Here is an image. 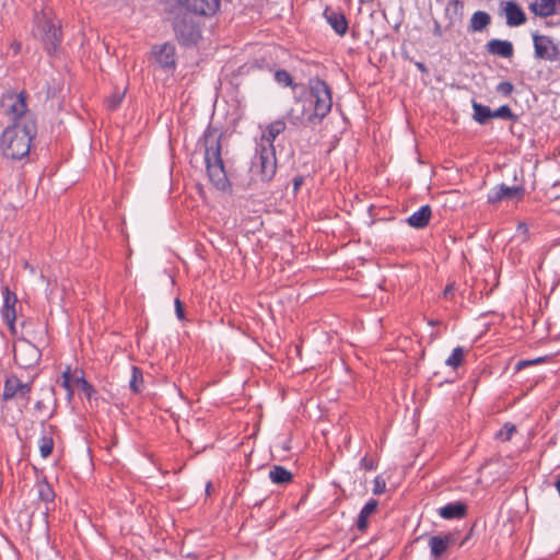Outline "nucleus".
Instances as JSON below:
<instances>
[{
  "mask_svg": "<svg viewBox=\"0 0 560 560\" xmlns=\"http://www.w3.org/2000/svg\"><path fill=\"white\" fill-rule=\"evenodd\" d=\"M40 352L34 345L23 341L14 346V361L23 369H30L37 364Z\"/></svg>",
  "mask_w": 560,
  "mask_h": 560,
  "instance_id": "obj_10",
  "label": "nucleus"
},
{
  "mask_svg": "<svg viewBox=\"0 0 560 560\" xmlns=\"http://www.w3.org/2000/svg\"><path fill=\"white\" fill-rule=\"evenodd\" d=\"M269 478L276 485H287L292 480L293 475L285 467L275 465L269 471Z\"/></svg>",
  "mask_w": 560,
  "mask_h": 560,
  "instance_id": "obj_26",
  "label": "nucleus"
},
{
  "mask_svg": "<svg viewBox=\"0 0 560 560\" xmlns=\"http://www.w3.org/2000/svg\"><path fill=\"white\" fill-rule=\"evenodd\" d=\"M535 56L539 59L555 61L559 59L560 50L555 40L546 35H533Z\"/></svg>",
  "mask_w": 560,
  "mask_h": 560,
  "instance_id": "obj_9",
  "label": "nucleus"
},
{
  "mask_svg": "<svg viewBox=\"0 0 560 560\" xmlns=\"http://www.w3.org/2000/svg\"><path fill=\"white\" fill-rule=\"evenodd\" d=\"M435 34L439 35V36L441 35V27H440V25L435 26Z\"/></svg>",
  "mask_w": 560,
  "mask_h": 560,
  "instance_id": "obj_51",
  "label": "nucleus"
},
{
  "mask_svg": "<svg viewBox=\"0 0 560 560\" xmlns=\"http://www.w3.org/2000/svg\"><path fill=\"white\" fill-rule=\"evenodd\" d=\"M308 86L315 105H332L331 91L325 81L314 78L310 80Z\"/></svg>",
  "mask_w": 560,
  "mask_h": 560,
  "instance_id": "obj_15",
  "label": "nucleus"
},
{
  "mask_svg": "<svg viewBox=\"0 0 560 560\" xmlns=\"http://www.w3.org/2000/svg\"><path fill=\"white\" fill-rule=\"evenodd\" d=\"M332 107H302L301 116L311 125L319 124Z\"/></svg>",
  "mask_w": 560,
  "mask_h": 560,
  "instance_id": "obj_24",
  "label": "nucleus"
},
{
  "mask_svg": "<svg viewBox=\"0 0 560 560\" xmlns=\"http://www.w3.org/2000/svg\"><path fill=\"white\" fill-rule=\"evenodd\" d=\"M152 59L162 68H174L176 62L175 46L170 43L154 46Z\"/></svg>",
  "mask_w": 560,
  "mask_h": 560,
  "instance_id": "obj_14",
  "label": "nucleus"
},
{
  "mask_svg": "<svg viewBox=\"0 0 560 560\" xmlns=\"http://www.w3.org/2000/svg\"><path fill=\"white\" fill-rule=\"evenodd\" d=\"M454 292H455V283H454V282L448 283V284L444 288V290H443V292H442V296H443L444 299H451V298L454 295Z\"/></svg>",
  "mask_w": 560,
  "mask_h": 560,
  "instance_id": "obj_43",
  "label": "nucleus"
},
{
  "mask_svg": "<svg viewBox=\"0 0 560 560\" xmlns=\"http://www.w3.org/2000/svg\"><path fill=\"white\" fill-rule=\"evenodd\" d=\"M385 490H386L385 479L381 475L376 476L373 480V489H372L373 494L380 495V494L384 493Z\"/></svg>",
  "mask_w": 560,
  "mask_h": 560,
  "instance_id": "obj_37",
  "label": "nucleus"
},
{
  "mask_svg": "<svg viewBox=\"0 0 560 560\" xmlns=\"http://www.w3.org/2000/svg\"><path fill=\"white\" fill-rule=\"evenodd\" d=\"M377 504L378 502L375 499H370L360 510L357 520V527L360 532L366 530L369 526V516L376 511Z\"/></svg>",
  "mask_w": 560,
  "mask_h": 560,
  "instance_id": "obj_25",
  "label": "nucleus"
},
{
  "mask_svg": "<svg viewBox=\"0 0 560 560\" xmlns=\"http://www.w3.org/2000/svg\"><path fill=\"white\" fill-rule=\"evenodd\" d=\"M121 101H122V100L119 97V98H117V100L115 101V103H117V104H118V103H120Z\"/></svg>",
  "mask_w": 560,
  "mask_h": 560,
  "instance_id": "obj_52",
  "label": "nucleus"
},
{
  "mask_svg": "<svg viewBox=\"0 0 560 560\" xmlns=\"http://www.w3.org/2000/svg\"><path fill=\"white\" fill-rule=\"evenodd\" d=\"M34 408H35V411L39 416H43L45 418L42 420V422H44L46 419L50 418V415L47 412V406L44 400L36 401Z\"/></svg>",
  "mask_w": 560,
  "mask_h": 560,
  "instance_id": "obj_38",
  "label": "nucleus"
},
{
  "mask_svg": "<svg viewBox=\"0 0 560 560\" xmlns=\"http://www.w3.org/2000/svg\"><path fill=\"white\" fill-rule=\"evenodd\" d=\"M38 497L44 502H51L55 498V492L47 481H39L36 483Z\"/></svg>",
  "mask_w": 560,
  "mask_h": 560,
  "instance_id": "obj_28",
  "label": "nucleus"
},
{
  "mask_svg": "<svg viewBox=\"0 0 560 560\" xmlns=\"http://www.w3.org/2000/svg\"><path fill=\"white\" fill-rule=\"evenodd\" d=\"M238 108L240 107H225V106L212 107L211 117H214V116H230V118H228V117L225 118L226 121H225L224 127L225 128H231V127H234L236 125L237 120L241 117V113H240Z\"/></svg>",
  "mask_w": 560,
  "mask_h": 560,
  "instance_id": "obj_23",
  "label": "nucleus"
},
{
  "mask_svg": "<svg viewBox=\"0 0 560 560\" xmlns=\"http://www.w3.org/2000/svg\"><path fill=\"white\" fill-rule=\"evenodd\" d=\"M219 9V0H176L175 10L200 16H211Z\"/></svg>",
  "mask_w": 560,
  "mask_h": 560,
  "instance_id": "obj_7",
  "label": "nucleus"
},
{
  "mask_svg": "<svg viewBox=\"0 0 560 560\" xmlns=\"http://www.w3.org/2000/svg\"><path fill=\"white\" fill-rule=\"evenodd\" d=\"M5 116L10 124L0 137V150L5 159L27 158L37 135V119L28 107H8Z\"/></svg>",
  "mask_w": 560,
  "mask_h": 560,
  "instance_id": "obj_1",
  "label": "nucleus"
},
{
  "mask_svg": "<svg viewBox=\"0 0 560 560\" xmlns=\"http://www.w3.org/2000/svg\"><path fill=\"white\" fill-rule=\"evenodd\" d=\"M285 130V122L282 119H277L268 124L261 132V136L256 139V145L262 148H275L276 138Z\"/></svg>",
  "mask_w": 560,
  "mask_h": 560,
  "instance_id": "obj_13",
  "label": "nucleus"
},
{
  "mask_svg": "<svg viewBox=\"0 0 560 560\" xmlns=\"http://www.w3.org/2000/svg\"><path fill=\"white\" fill-rule=\"evenodd\" d=\"M31 392V383H22L19 377L11 375L5 380L2 397L4 400H9L14 397L28 398Z\"/></svg>",
  "mask_w": 560,
  "mask_h": 560,
  "instance_id": "obj_12",
  "label": "nucleus"
},
{
  "mask_svg": "<svg viewBox=\"0 0 560 560\" xmlns=\"http://www.w3.org/2000/svg\"><path fill=\"white\" fill-rule=\"evenodd\" d=\"M454 542V538L452 535H434L429 538V548H430V555L434 559H438L441 557L448 547Z\"/></svg>",
  "mask_w": 560,
  "mask_h": 560,
  "instance_id": "obj_18",
  "label": "nucleus"
},
{
  "mask_svg": "<svg viewBox=\"0 0 560 560\" xmlns=\"http://www.w3.org/2000/svg\"><path fill=\"white\" fill-rule=\"evenodd\" d=\"M273 78H275V81L280 86H283V88L291 86L292 89H294L296 86L294 84L292 75L287 70H283V69L276 70Z\"/></svg>",
  "mask_w": 560,
  "mask_h": 560,
  "instance_id": "obj_29",
  "label": "nucleus"
},
{
  "mask_svg": "<svg viewBox=\"0 0 560 560\" xmlns=\"http://www.w3.org/2000/svg\"><path fill=\"white\" fill-rule=\"evenodd\" d=\"M61 386L67 390L68 397L71 398L74 390L84 393L88 397L91 396L93 388L83 377L81 371L75 370L73 373L67 370L61 376Z\"/></svg>",
  "mask_w": 560,
  "mask_h": 560,
  "instance_id": "obj_8",
  "label": "nucleus"
},
{
  "mask_svg": "<svg viewBox=\"0 0 560 560\" xmlns=\"http://www.w3.org/2000/svg\"><path fill=\"white\" fill-rule=\"evenodd\" d=\"M37 32L47 51L49 54L54 52L61 39L60 26L43 12L40 16H37Z\"/></svg>",
  "mask_w": 560,
  "mask_h": 560,
  "instance_id": "obj_5",
  "label": "nucleus"
},
{
  "mask_svg": "<svg viewBox=\"0 0 560 560\" xmlns=\"http://www.w3.org/2000/svg\"><path fill=\"white\" fill-rule=\"evenodd\" d=\"M512 84L508 82L500 83L498 86V90L503 94H509L512 91Z\"/></svg>",
  "mask_w": 560,
  "mask_h": 560,
  "instance_id": "obj_46",
  "label": "nucleus"
},
{
  "mask_svg": "<svg viewBox=\"0 0 560 560\" xmlns=\"http://www.w3.org/2000/svg\"><path fill=\"white\" fill-rule=\"evenodd\" d=\"M212 485L210 481L207 482L206 485V493L209 495L210 494V489H211Z\"/></svg>",
  "mask_w": 560,
  "mask_h": 560,
  "instance_id": "obj_50",
  "label": "nucleus"
},
{
  "mask_svg": "<svg viewBox=\"0 0 560 560\" xmlns=\"http://www.w3.org/2000/svg\"><path fill=\"white\" fill-rule=\"evenodd\" d=\"M37 32L47 51L49 54L54 52L61 39L60 26L43 12L40 16H37Z\"/></svg>",
  "mask_w": 560,
  "mask_h": 560,
  "instance_id": "obj_6",
  "label": "nucleus"
},
{
  "mask_svg": "<svg viewBox=\"0 0 560 560\" xmlns=\"http://www.w3.org/2000/svg\"><path fill=\"white\" fill-rule=\"evenodd\" d=\"M492 118L508 119L515 121L518 116L511 110V107H497L491 110Z\"/></svg>",
  "mask_w": 560,
  "mask_h": 560,
  "instance_id": "obj_31",
  "label": "nucleus"
},
{
  "mask_svg": "<svg viewBox=\"0 0 560 560\" xmlns=\"http://www.w3.org/2000/svg\"><path fill=\"white\" fill-rule=\"evenodd\" d=\"M555 487L558 491V494L560 495V475L557 477V480L555 482Z\"/></svg>",
  "mask_w": 560,
  "mask_h": 560,
  "instance_id": "obj_48",
  "label": "nucleus"
},
{
  "mask_svg": "<svg viewBox=\"0 0 560 560\" xmlns=\"http://www.w3.org/2000/svg\"><path fill=\"white\" fill-rule=\"evenodd\" d=\"M487 50L489 54L500 56L503 58H511L514 49L513 45L509 40L491 39L487 43Z\"/></svg>",
  "mask_w": 560,
  "mask_h": 560,
  "instance_id": "obj_20",
  "label": "nucleus"
},
{
  "mask_svg": "<svg viewBox=\"0 0 560 560\" xmlns=\"http://www.w3.org/2000/svg\"><path fill=\"white\" fill-rule=\"evenodd\" d=\"M4 295V305L3 307H14L16 303V296L15 294L11 293L9 288H5L3 291Z\"/></svg>",
  "mask_w": 560,
  "mask_h": 560,
  "instance_id": "obj_39",
  "label": "nucleus"
},
{
  "mask_svg": "<svg viewBox=\"0 0 560 560\" xmlns=\"http://www.w3.org/2000/svg\"><path fill=\"white\" fill-rule=\"evenodd\" d=\"M132 378L130 380V387L133 392H138V383H137V372H138V368L136 365L132 366Z\"/></svg>",
  "mask_w": 560,
  "mask_h": 560,
  "instance_id": "obj_44",
  "label": "nucleus"
},
{
  "mask_svg": "<svg viewBox=\"0 0 560 560\" xmlns=\"http://www.w3.org/2000/svg\"><path fill=\"white\" fill-rule=\"evenodd\" d=\"M54 450V440L51 436L44 435L39 440V452L42 457H48Z\"/></svg>",
  "mask_w": 560,
  "mask_h": 560,
  "instance_id": "obj_32",
  "label": "nucleus"
},
{
  "mask_svg": "<svg viewBox=\"0 0 560 560\" xmlns=\"http://www.w3.org/2000/svg\"><path fill=\"white\" fill-rule=\"evenodd\" d=\"M529 10L539 18H548L556 13L557 0H536L529 4Z\"/></svg>",
  "mask_w": 560,
  "mask_h": 560,
  "instance_id": "obj_22",
  "label": "nucleus"
},
{
  "mask_svg": "<svg viewBox=\"0 0 560 560\" xmlns=\"http://www.w3.org/2000/svg\"><path fill=\"white\" fill-rule=\"evenodd\" d=\"M304 182V177L302 175H298L293 178V192L296 194L300 187Z\"/></svg>",
  "mask_w": 560,
  "mask_h": 560,
  "instance_id": "obj_45",
  "label": "nucleus"
},
{
  "mask_svg": "<svg viewBox=\"0 0 560 560\" xmlns=\"http://www.w3.org/2000/svg\"><path fill=\"white\" fill-rule=\"evenodd\" d=\"M432 211L429 205L421 206L417 211L409 215L406 222L415 229H423L429 224Z\"/></svg>",
  "mask_w": 560,
  "mask_h": 560,
  "instance_id": "obj_19",
  "label": "nucleus"
},
{
  "mask_svg": "<svg viewBox=\"0 0 560 560\" xmlns=\"http://www.w3.org/2000/svg\"><path fill=\"white\" fill-rule=\"evenodd\" d=\"M515 431V425L506 422L504 425L495 433V439L500 440L501 442L510 441L513 433Z\"/></svg>",
  "mask_w": 560,
  "mask_h": 560,
  "instance_id": "obj_33",
  "label": "nucleus"
},
{
  "mask_svg": "<svg viewBox=\"0 0 560 560\" xmlns=\"http://www.w3.org/2000/svg\"><path fill=\"white\" fill-rule=\"evenodd\" d=\"M468 506L463 501H452L438 509V515L446 521L462 520L467 515Z\"/></svg>",
  "mask_w": 560,
  "mask_h": 560,
  "instance_id": "obj_16",
  "label": "nucleus"
},
{
  "mask_svg": "<svg viewBox=\"0 0 560 560\" xmlns=\"http://www.w3.org/2000/svg\"><path fill=\"white\" fill-rule=\"evenodd\" d=\"M2 315H3L4 320L9 325H12L16 317L15 308L14 307H3Z\"/></svg>",
  "mask_w": 560,
  "mask_h": 560,
  "instance_id": "obj_40",
  "label": "nucleus"
},
{
  "mask_svg": "<svg viewBox=\"0 0 560 560\" xmlns=\"http://www.w3.org/2000/svg\"><path fill=\"white\" fill-rule=\"evenodd\" d=\"M464 348L460 346H457L453 349L451 355L445 360V364L447 366H451L453 369H456L460 365V363L464 360Z\"/></svg>",
  "mask_w": 560,
  "mask_h": 560,
  "instance_id": "obj_30",
  "label": "nucleus"
},
{
  "mask_svg": "<svg viewBox=\"0 0 560 560\" xmlns=\"http://www.w3.org/2000/svg\"><path fill=\"white\" fill-rule=\"evenodd\" d=\"M506 24L511 27L520 26L526 22L523 9L514 1H508L504 5Z\"/></svg>",
  "mask_w": 560,
  "mask_h": 560,
  "instance_id": "obj_17",
  "label": "nucleus"
},
{
  "mask_svg": "<svg viewBox=\"0 0 560 560\" xmlns=\"http://www.w3.org/2000/svg\"><path fill=\"white\" fill-rule=\"evenodd\" d=\"M438 324H439V320H436V319H430V320L428 322V325H429V326H432V327L436 326Z\"/></svg>",
  "mask_w": 560,
  "mask_h": 560,
  "instance_id": "obj_49",
  "label": "nucleus"
},
{
  "mask_svg": "<svg viewBox=\"0 0 560 560\" xmlns=\"http://www.w3.org/2000/svg\"><path fill=\"white\" fill-rule=\"evenodd\" d=\"M324 15L328 24L338 35H345L348 30V22L342 13L325 10Z\"/></svg>",
  "mask_w": 560,
  "mask_h": 560,
  "instance_id": "obj_21",
  "label": "nucleus"
},
{
  "mask_svg": "<svg viewBox=\"0 0 560 560\" xmlns=\"http://www.w3.org/2000/svg\"><path fill=\"white\" fill-rule=\"evenodd\" d=\"M360 467L365 470H374L376 469L377 465L372 458L363 456L360 460Z\"/></svg>",
  "mask_w": 560,
  "mask_h": 560,
  "instance_id": "obj_41",
  "label": "nucleus"
},
{
  "mask_svg": "<svg viewBox=\"0 0 560 560\" xmlns=\"http://www.w3.org/2000/svg\"><path fill=\"white\" fill-rule=\"evenodd\" d=\"M474 119L479 124H485L489 118H492L490 107H474Z\"/></svg>",
  "mask_w": 560,
  "mask_h": 560,
  "instance_id": "obj_34",
  "label": "nucleus"
},
{
  "mask_svg": "<svg viewBox=\"0 0 560 560\" xmlns=\"http://www.w3.org/2000/svg\"><path fill=\"white\" fill-rule=\"evenodd\" d=\"M524 196L523 186H506L505 184H499L491 188L487 194L488 203L494 205L503 199H516L521 200Z\"/></svg>",
  "mask_w": 560,
  "mask_h": 560,
  "instance_id": "obj_11",
  "label": "nucleus"
},
{
  "mask_svg": "<svg viewBox=\"0 0 560 560\" xmlns=\"http://www.w3.org/2000/svg\"><path fill=\"white\" fill-rule=\"evenodd\" d=\"M8 102H10V105H25L26 97L24 92L14 93L10 92L5 95V98Z\"/></svg>",
  "mask_w": 560,
  "mask_h": 560,
  "instance_id": "obj_36",
  "label": "nucleus"
},
{
  "mask_svg": "<svg viewBox=\"0 0 560 560\" xmlns=\"http://www.w3.org/2000/svg\"><path fill=\"white\" fill-rule=\"evenodd\" d=\"M250 170L254 174L259 175L262 182H270L277 173L276 149L255 144Z\"/></svg>",
  "mask_w": 560,
  "mask_h": 560,
  "instance_id": "obj_4",
  "label": "nucleus"
},
{
  "mask_svg": "<svg viewBox=\"0 0 560 560\" xmlns=\"http://www.w3.org/2000/svg\"><path fill=\"white\" fill-rule=\"evenodd\" d=\"M24 268L27 269L30 271V273L34 275L35 273V268L34 266H32L31 264H28L27 261L24 262Z\"/></svg>",
  "mask_w": 560,
  "mask_h": 560,
  "instance_id": "obj_47",
  "label": "nucleus"
},
{
  "mask_svg": "<svg viewBox=\"0 0 560 560\" xmlns=\"http://www.w3.org/2000/svg\"><path fill=\"white\" fill-rule=\"evenodd\" d=\"M221 138L222 132L217 127L209 125L199 142L205 148V163L209 180L218 190L226 191L230 189L231 183L221 155Z\"/></svg>",
  "mask_w": 560,
  "mask_h": 560,
  "instance_id": "obj_2",
  "label": "nucleus"
},
{
  "mask_svg": "<svg viewBox=\"0 0 560 560\" xmlns=\"http://www.w3.org/2000/svg\"><path fill=\"white\" fill-rule=\"evenodd\" d=\"M547 360H548L547 355L537 357V358L530 359V360H521V361H518L516 363L515 370L516 371H521L522 369H524L526 366H529V365H536V364L545 363V362H547Z\"/></svg>",
  "mask_w": 560,
  "mask_h": 560,
  "instance_id": "obj_35",
  "label": "nucleus"
},
{
  "mask_svg": "<svg viewBox=\"0 0 560 560\" xmlns=\"http://www.w3.org/2000/svg\"><path fill=\"white\" fill-rule=\"evenodd\" d=\"M491 22V16L485 11H477L470 19L469 28L472 32L483 31Z\"/></svg>",
  "mask_w": 560,
  "mask_h": 560,
  "instance_id": "obj_27",
  "label": "nucleus"
},
{
  "mask_svg": "<svg viewBox=\"0 0 560 560\" xmlns=\"http://www.w3.org/2000/svg\"><path fill=\"white\" fill-rule=\"evenodd\" d=\"M202 18L179 10L174 11L173 28L183 45H194L201 37Z\"/></svg>",
  "mask_w": 560,
  "mask_h": 560,
  "instance_id": "obj_3",
  "label": "nucleus"
},
{
  "mask_svg": "<svg viewBox=\"0 0 560 560\" xmlns=\"http://www.w3.org/2000/svg\"><path fill=\"white\" fill-rule=\"evenodd\" d=\"M174 306H175L176 317L179 320H184L185 319V311H184L183 303H182V301L178 298L175 299Z\"/></svg>",
  "mask_w": 560,
  "mask_h": 560,
  "instance_id": "obj_42",
  "label": "nucleus"
}]
</instances>
